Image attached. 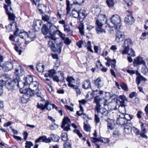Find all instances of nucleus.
Listing matches in <instances>:
<instances>
[{"label": "nucleus", "mask_w": 148, "mask_h": 148, "mask_svg": "<svg viewBox=\"0 0 148 148\" xmlns=\"http://www.w3.org/2000/svg\"><path fill=\"white\" fill-rule=\"evenodd\" d=\"M5 1L7 5L4 4V8L5 10L12 9L10 5L11 2L10 0H5Z\"/></svg>", "instance_id": "obj_31"}, {"label": "nucleus", "mask_w": 148, "mask_h": 148, "mask_svg": "<svg viewBox=\"0 0 148 148\" xmlns=\"http://www.w3.org/2000/svg\"><path fill=\"white\" fill-rule=\"evenodd\" d=\"M76 13L77 14L76 16L74 15L73 12L72 13L73 17L75 18L79 17V21L82 22L84 20L87 15L86 11L84 10H80Z\"/></svg>", "instance_id": "obj_8"}, {"label": "nucleus", "mask_w": 148, "mask_h": 148, "mask_svg": "<svg viewBox=\"0 0 148 148\" xmlns=\"http://www.w3.org/2000/svg\"><path fill=\"white\" fill-rule=\"evenodd\" d=\"M14 48L15 50L18 53L19 55L21 54L22 51L21 50L19 49L18 46H14Z\"/></svg>", "instance_id": "obj_60"}, {"label": "nucleus", "mask_w": 148, "mask_h": 148, "mask_svg": "<svg viewBox=\"0 0 148 148\" xmlns=\"http://www.w3.org/2000/svg\"><path fill=\"white\" fill-rule=\"evenodd\" d=\"M3 78L4 79V80L2 79L0 80V96L3 93V87L6 84L8 79V78L4 75H3Z\"/></svg>", "instance_id": "obj_20"}, {"label": "nucleus", "mask_w": 148, "mask_h": 148, "mask_svg": "<svg viewBox=\"0 0 148 148\" xmlns=\"http://www.w3.org/2000/svg\"><path fill=\"white\" fill-rule=\"evenodd\" d=\"M21 102L23 103H27L28 102V95L26 94H23L21 99Z\"/></svg>", "instance_id": "obj_42"}, {"label": "nucleus", "mask_w": 148, "mask_h": 148, "mask_svg": "<svg viewBox=\"0 0 148 148\" xmlns=\"http://www.w3.org/2000/svg\"><path fill=\"white\" fill-rule=\"evenodd\" d=\"M58 31H54L53 32L51 31L50 34L51 35L49 36L50 38L48 44V47H49L52 51L54 52H58L60 53L61 52L62 46L63 44L62 42H60L59 44L57 43V38L55 36Z\"/></svg>", "instance_id": "obj_1"}, {"label": "nucleus", "mask_w": 148, "mask_h": 148, "mask_svg": "<svg viewBox=\"0 0 148 148\" xmlns=\"http://www.w3.org/2000/svg\"><path fill=\"white\" fill-rule=\"evenodd\" d=\"M56 30L49 31V29L46 24H43L41 28V32L42 34L45 35L48 34L49 32V34L50 32L51 31L53 32L54 31Z\"/></svg>", "instance_id": "obj_26"}, {"label": "nucleus", "mask_w": 148, "mask_h": 148, "mask_svg": "<svg viewBox=\"0 0 148 148\" xmlns=\"http://www.w3.org/2000/svg\"><path fill=\"white\" fill-rule=\"evenodd\" d=\"M51 141L53 140V142H58L59 141L60 138L59 136L57 135H55L53 134L50 135V137H49Z\"/></svg>", "instance_id": "obj_36"}, {"label": "nucleus", "mask_w": 148, "mask_h": 148, "mask_svg": "<svg viewBox=\"0 0 148 148\" xmlns=\"http://www.w3.org/2000/svg\"><path fill=\"white\" fill-rule=\"evenodd\" d=\"M42 141L46 143H49L51 142V139L50 138H47L45 136L40 137L36 140V143H38L40 141Z\"/></svg>", "instance_id": "obj_18"}, {"label": "nucleus", "mask_w": 148, "mask_h": 148, "mask_svg": "<svg viewBox=\"0 0 148 148\" xmlns=\"http://www.w3.org/2000/svg\"><path fill=\"white\" fill-rule=\"evenodd\" d=\"M133 116L128 114H125L124 115L123 118L126 120V123H128L127 121H130L133 118Z\"/></svg>", "instance_id": "obj_39"}, {"label": "nucleus", "mask_w": 148, "mask_h": 148, "mask_svg": "<svg viewBox=\"0 0 148 148\" xmlns=\"http://www.w3.org/2000/svg\"><path fill=\"white\" fill-rule=\"evenodd\" d=\"M42 20L47 22L49 24V26L50 29H51V28L53 29L54 28L56 29V26L52 25L51 23L48 21L49 19V17L48 15H45L44 16H42Z\"/></svg>", "instance_id": "obj_23"}, {"label": "nucleus", "mask_w": 148, "mask_h": 148, "mask_svg": "<svg viewBox=\"0 0 148 148\" xmlns=\"http://www.w3.org/2000/svg\"><path fill=\"white\" fill-rule=\"evenodd\" d=\"M91 47V42L90 41H88L87 42V49L90 52H93V51Z\"/></svg>", "instance_id": "obj_49"}, {"label": "nucleus", "mask_w": 148, "mask_h": 148, "mask_svg": "<svg viewBox=\"0 0 148 148\" xmlns=\"http://www.w3.org/2000/svg\"><path fill=\"white\" fill-rule=\"evenodd\" d=\"M95 84L98 88H100L103 85V84L101 79L98 78L95 81Z\"/></svg>", "instance_id": "obj_33"}, {"label": "nucleus", "mask_w": 148, "mask_h": 148, "mask_svg": "<svg viewBox=\"0 0 148 148\" xmlns=\"http://www.w3.org/2000/svg\"><path fill=\"white\" fill-rule=\"evenodd\" d=\"M78 1L76 2H74L73 4H79V5H81L82 3L84 2L85 0H77Z\"/></svg>", "instance_id": "obj_62"}, {"label": "nucleus", "mask_w": 148, "mask_h": 148, "mask_svg": "<svg viewBox=\"0 0 148 148\" xmlns=\"http://www.w3.org/2000/svg\"><path fill=\"white\" fill-rule=\"evenodd\" d=\"M66 81L68 82V85L69 86L74 84L75 80L72 77H68L66 78Z\"/></svg>", "instance_id": "obj_35"}, {"label": "nucleus", "mask_w": 148, "mask_h": 148, "mask_svg": "<svg viewBox=\"0 0 148 148\" xmlns=\"http://www.w3.org/2000/svg\"><path fill=\"white\" fill-rule=\"evenodd\" d=\"M125 21L128 25H132L134 22L135 20L132 15H127L125 17Z\"/></svg>", "instance_id": "obj_21"}, {"label": "nucleus", "mask_w": 148, "mask_h": 148, "mask_svg": "<svg viewBox=\"0 0 148 148\" xmlns=\"http://www.w3.org/2000/svg\"><path fill=\"white\" fill-rule=\"evenodd\" d=\"M134 65L137 66L140 64H142L143 65L145 64V62L143 60L141 57H138L135 58L133 62Z\"/></svg>", "instance_id": "obj_14"}, {"label": "nucleus", "mask_w": 148, "mask_h": 148, "mask_svg": "<svg viewBox=\"0 0 148 148\" xmlns=\"http://www.w3.org/2000/svg\"><path fill=\"white\" fill-rule=\"evenodd\" d=\"M106 121L108 122L107 124L108 129V130H112L114 128V121L112 119H108L106 120Z\"/></svg>", "instance_id": "obj_28"}, {"label": "nucleus", "mask_w": 148, "mask_h": 148, "mask_svg": "<svg viewBox=\"0 0 148 148\" xmlns=\"http://www.w3.org/2000/svg\"><path fill=\"white\" fill-rule=\"evenodd\" d=\"M6 14L8 17V19L13 21H15V16L13 14L12 9L5 10Z\"/></svg>", "instance_id": "obj_19"}, {"label": "nucleus", "mask_w": 148, "mask_h": 148, "mask_svg": "<svg viewBox=\"0 0 148 148\" xmlns=\"http://www.w3.org/2000/svg\"><path fill=\"white\" fill-rule=\"evenodd\" d=\"M95 120L96 123H99L100 122V119L98 114H95Z\"/></svg>", "instance_id": "obj_57"}, {"label": "nucleus", "mask_w": 148, "mask_h": 148, "mask_svg": "<svg viewBox=\"0 0 148 148\" xmlns=\"http://www.w3.org/2000/svg\"><path fill=\"white\" fill-rule=\"evenodd\" d=\"M20 92L21 93L23 94H26L27 95H28V88H26L25 89H23V88L20 89L19 90Z\"/></svg>", "instance_id": "obj_55"}, {"label": "nucleus", "mask_w": 148, "mask_h": 148, "mask_svg": "<svg viewBox=\"0 0 148 148\" xmlns=\"http://www.w3.org/2000/svg\"><path fill=\"white\" fill-rule=\"evenodd\" d=\"M132 125L131 123H127L124 127V131L126 134H129L132 132Z\"/></svg>", "instance_id": "obj_25"}, {"label": "nucleus", "mask_w": 148, "mask_h": 148, "mask_svg": "<svg viewBox=\"0 0 148 148\" xmlns=\"http://www.w3.org/2000/svg\"><path fill=\"white\" fill-rule=\"evenodd\" d=\"M101 11V8H100L97 7L94 8L92 12H93L94 14L97 16L100 15L99 14L100 13Z\"/></svg>", "instance_id": "obj_40"}, {"label": "nucleus", "mask_w": 148, "mask_h": 148, "mask_svg": "<svg viewBox=\"0 0 148 148\" xmlns=\"http://www.w3.org/2000/svg\"><path fill=\"white\" fill-rule=\"evenodd\" d=\"M91 85L89 80H85L83 83L82 88L85 89H87L91 87Z\"/></svg>", "instance_id": "obj_27"}, {"label": "nucleus", "mask_w": 148, "mask_h": 148, "mask_svg": "<svg viewBox=\"0 0 148 148\" xmlns=\"http://www.w3.org/2000/svg\"><path fill=\"white\" fill-rule=\"evenodd\" d=\"M42 22L39 20H35L33 23V27L36 31H38L40 29Z\"/></svg>", "instance_id": "obj_15"}, {"label": "nucleus", "mask_w": 148, "mask_h": 148, "mask_svg": "<svg viewBox=\"0 0 148 148\" xmlns=\"http://www.w3.org/2000/svg\"><path fill=\"white\" fill-rule=\"evenodd\" d=\"M16 23L15 22H12V23H10L8 25V27H10V30L12 31L11 29V27L14 24V25L15 26V27L16 28V30L15 32H14V35L16 36H18L20 34H22L23 33H24V37H26L28 36V33L27 32H25L24 30H23L22 31H20L19 32V33H18V32L19 31V29L17 27V25Z\"/></svg>", "instance_id": "obj_10"}, {"label": "nucleus", "mask_w": 148, "mask_h": 148, "mask_svg": "<svg viewBox=\"0 0 148 148\" xmlns=\"http://www.w3.org/2000/svg\"><path fill=\"white\" fill-rule=\"evenodd\" d=\"M58 32H59V35L61 37L63 40L64 39V38H65L66 35L64 34H63L62 33L60 30H58Z\"/></svg>", "instance_id": "obj_63"}, {"label": "nucleus", "mask_w": 148, "mask_h": 148, "mask_svg": "<svg viewBox=\"0 0 148 148\" xmlns=\"http://www.w3.org/2000/svg\"><path fill=\"white\" fill-rule=\"evenodd\" d=\"M132 41L130 39L127 38L125 40L124 42L122 45V47L124 49L123 50H120L119 51L122 54L126 53V50L128 49L129 46L132 44Z\"/></svg>", "instance_id": "obj_9"}, {"label": "nucleus", "mask_w": 148, "mask_h": 148, "mask_svg": "<svg viewBox=\"0 0 148 148\" xmlns=\"http://www.w3.org/2000/svg\"><path fill=\"white\" fill-rule=\"evenodd\" d=\"M66 12L67 13H68L70 11L71 8L70 7V2L69 0H66Z\"/></svg>", "instance_id": "obj_45"}, {"label": "nucleus", "mask_w": 148, "mask_h": 148, "mask_svg": "<svg viewBox=\"0 0 148 148\" xmlns=\"http://www.w3.org/2000/svg\"><path fill=\"white\" fill-rule=\"evenodd\" d=\"M117 1V0H106V2L108 7L110 8L113 7Z\"/></svg>", "instance_id": "obj_30"}, {"label": "nucleus", "mask_w": 148, "mask_h": 148, "mask_svg": "<svg viewBox=\"0 0 148 148\" xmlns=\"http://www.w3.org/2000/svg\"><path fill=\"white\" fill-rule=\"evenodd\" d=\"M28 90H31L34 92L38 89V82L36 81H34L30 83H28Z\"/></svg>", "instance_id": "obj_17"}, {"label": "nucleus", "mask_w": 148, "mask_h": 148, "mask_svg": "<svg viewBox=\"0 0 148 148\" xmlns=\"http://www.w3.org/2000/svg\"><path fill=\"white\" fill-rule=\"evenodd\" d=\"M61 137L62 140L64 141H67L69 140L67 134L66 133H62Z\"/></svg>", "instance_id": "obj_41"}, {"label": "nucleus", "mask_w": 148, "mask_h": 148, "mask_svg": "<svg viewBox=\"0 0 148 148\" xmlns=\"http://www.w3.org/2000/svg\"><path fill=\"white\" fill-rule=\"evenodd\" d=\"M136 74L137 75V76L136 77V82L138 85L140 84L141 81H143L145 82L146 80V79L142 76L138 72H136Z\"/></svg>", "instance_id": "obj_22"}, {"label": "nucleus", "mask_w": 148, "mask_h": 148, "mask_svg": "<svg viewBox=\"0 0 148 148\" xmlns=\"http://www.w3.org/2000/svg\"><path fill=\"white\" fill-rule=\"evenodd\" d=\"M71 122L70 119L67 117H64L62 121V124L71 125Z\"/></svg>", "instance_id": "obj_38"}, {"label": "nucleus", "mask_w": 148, "mask_h": 148, "mask_svg": "<svg viewBox=\"0 0 148 148\" xmlns=\"http://www.w3.org/2000/svg\"><path fill=\"white\" fill-rule=\"evenodd\" d=\"M27 77L24 78L23 80L25 81V82H23L21 81L20 80V79H16L17 82H16V87L17 88H19L20 89H21L24 88L25 86L27 84Z\"/></svg>", "instance_id": "obj_13"}, {"label": "nucleus", "mask_w": 148, "mask_h": 148, "mask_svg": "<svg viewBox=\"0 0 148 148\" xmlns=\"http://www.w3.org/2000/svg\"><path fill=\"white\" fill-rule=\"evenodd\" d=\"M99 112H100L102 115V116H101L102 117H103V116H107L109 113L108 110L104 108H101L100 110H99Z\"/></svg>", "instance_id": "obj_29"}, {"label": "nucleus", "mask_w": 148, "mask_h": 148, "mask_svg": "<svg viewBox=\"0 0 148 148\" xmlns=\"http://www.w3.org/2000/svg\"><path fill=\"white\" fill-rule=\"evenodd\" d=\"M120 134L119 131L117 130H116L113 132L112 136L116 138L119 136Z\"/></svg>", "instance_id": "obj_47"}, {"label": "nucleus", "mask_w": 148, "mask_h": 148, "mask_svg": "<svg viewBox=\"0 0 148 148\" xmlns=\"http://www.w3.org/2000/svg\"><path fill=\"white\" fill-rule=\"evenodd\" d=\"M126 53L124 54L127 53L129 55L132 57H134L136 56L135 53L132 48L130 49L129 47L128 48V49L126 51Z\"/></svg>", "instance_id": "obj_32"}, {"label": "nucleus", "mask_w": 148, "mask_h": 148, "mask_svg": "<svg viewBox=\"0 0 148 148\" xmlns=\"http://www.w3.org/2000/svg\"><path fill=\"white\" fill-rule=\"evenodd\" d=\"M92 139H94L97 141H98L99 142H101L103 143H108L110 141L108 139L105 138H102L101 139H99L95 138H92Z\"/></svg>", "instance_id": "obj_37"}, {"label": "nucleus", "mask_w": 148, "mask_h": 148, "mask_svg": "<svg viewBox=\"0 0 148 148\" xmlns=\"http://www.w3.org/2000/svg\"><path fill=\"white\" fill-rule=\"evenodd\" d=\"M64 148H71V145L69 142H66L63 144Z\"/></svg>", "instance_id": "obj_58"}, {"label": "nucleus", "mask_w": 148, "mask_h": 148, "mask_svg": "<svg viewBox=\"0 0 148 148\" xmlns=\"http://www.w3.org/2000/svg\"><path fill=\"white\" fill-rule=\"evenodd\" d=\"M63 40H64V43L67 45H70L71 42V41L67 37L64 38Z\"/></svg>", "instance_id": "obj_54"}, {"label": "nucleus", "mask_w": 148, "mask_h": 148, "mask_svg": "<svg viewBox=\"0 0 148 148\" xmlns=\"http://www.w3.org/2000/svg\"><path fill=\"white\" fill-rule=\"evenodd\" d=\"M49 77H52L53 76V75L56 73V71L54 69L49 70L48 71Z\"/></svg>", "instance_id": "obj_51"}, {"label": "nucleus", "mask_w": 148, "mask_h": 148, "mask_svg": "<svg viewBox=\"0 0 148 148\" xmlns=\"http://www.w3.org/2000/svg\"><path fill=\"white\" fill-rule=\"evenodd\" d=\"M137 93L135 92H133L130 94L129 97L130 98H132L134 97H136L137 96Z\"/></svg>", "instance_id": "obj_64"}, {"label": "nucleus", "mask_w": 148, "mask_h": 148, "mask_svg": "<svg viewBox=\"0 0 148 148\" xmlns=\"http://www.w3.org/2000/svg\"><path fill=\"white\" fill-rule=\"evenodd\" d=\"M17 63V61L14 60L11 62H4L2 65L0 64V70H3L5 72L10 71L13 69L14 64Z\"/></svg>", "instance_id": "obj_5"}, {"label": "nucleus", "mask_w": 148, "mask_h": 148, "mask_svg": "<svg viewBox=\"0 0 148 148\" xmlns=\"http://www.w3.org/2000/svg\"><path fill=\"white\" fill-rule=\"evenodd\" d=\"M101 99L99 96H96L94 98V102L96 103H99L100 102Z\"/></svg>", "instance_id": "obj_53"}, {"label": "nucleus", "mask_w": 148, "mask_h": 148, "mask_svg": "<svg viewBox=\"0 0 148 148\" xmlns=\"http://www.w3.org/2000/svg\"><path fill=\"white\" fill-rule=\"evenodd\" d=\"M84 129L86 132H89L90 130V127L88 124H86L84 123Z\"/></svg>", "instance_id": "obj_46"}, {"label": "nucleus", "mask_w": 148, "mask_h": 148, "mask_svg": "<svg viewBox=\"0 0 148 148\" xmlns=\"http://www.w3.org/2000/svg\"><path fill=\"white\" fill-rule=\"evenodd\" d=\"M120 86L121 88L125 91H127L128 88L127 85L124 83H123L120 84Z\"/></svg>", "instance_id": "obj_48"}, {"label": "nucleus", "mask_w": 148, "mask_h": 148, "mask_svg": "<svg viewBox=\"0 0 148 148\" xmlns=\"http://www.w3.org/2000/svg\"><path fill=\"white\" fill-rule=\"evenodd\" d=\"M116 122L117 124L121 125L126 124L125 119L123 117H121V115H119V117L117 118Z\"/></svg>", "instance_id": "obj_24"}, {"label": "nucleus", "mask_w": 148, "mask_h": 148, "mask_svg": "<svg viewBox=\"0 0 148 148\" xmlns=\"http://www.w3.org/2000/svg\"><path fill=\"white\" fill-rule=\"evenodd\" d=\"M44 65L42 63H39L36 66L37 70L40 72H43L44 71Z\"/></svg>", "instance_id": "obj_34"}, {"label": "nucleus", "mask_w": 148, "mask_h": 148, "mask_svg": "<svg viewBox=\"0 0 148 148\" xmlns=\"http://www.w3.org/2000/svg\"><path fill=\"white\" fill-rule=\"evenodd\" d=\"M79 32L82 35H84V27L83 25H82L80 27H79Z\"/></svg>", "instance_id": "obj_56"}, {"label": "nucleus", "mask_w": 148, "mask_h": 148, "mask_svg": "<svg viewBox=\"0 0 148 148\" xmlns=\"http://www.w3.org/2000/svg\"><path fill=\"white\" fill-rule=\"evenodd\" d=\"M16 79H14L12 81L8 83L5 84L6 88L8 89L9 90H12L15 89L16 87V82H17Z\"/></svg>", "instance_id": "obj_11"}, {"label": "nucleus", "mask_w": 148, "mask_h": 148, "mask_svg": "<svg viewBox=\"0 0 148 148\" xmlns=\"http://www.w3.org/2000/svg\"><path fill=\"white\" fill-rule=\"evenodd\" d=\"M19 69H16L14 72V77H16L14 79H19L20 77L24 74L23 68L20 66H19Z\"/></svg>", "instance_id": "obj_12"}, {"label": "nucleus", "mask_w": 148, "mask_h": 148, "mask_svg": "<svg viewBox=\"0 0 148 148\" xmlns=\"http://www.w3.org/2000/svg\"><path fill=\"white\" fill-rule=\"evenodd\" d=\"M118 99L120 103V105L119 108V110L121 112L123 113L125 112L126 111L125 108L126 105L125 102V101H127V99L123 95H120L119 98H117V100Z\"/></svg>", "instance_id": "obj_6"}, {"label": "nucleus", "mask_w": 148, "mask_h": 148, "mask_svg": "<svg viewBox=\"0 0 148 148\" xmlns=\"http://www.w3.org/2000/svg\"><path fill=\"white\" fill-rule=\"evenodd\" d=\"M49 105L52 106L53 108H55L56 110H58V108L54 104H51L47 100L45 101V105L42 104H39V103H38L37 105V108L40 109L42 111L44 110L45 109L47 110H51V108L48 106Z\"/></svg>", "instance_id": "obj_7"}, {"label": "nucleus", "mask_w": 148, "mask_h": 148, "mask_svg": "<svg viewBox=\"0 0 148 148\" xmlns=\"http://www.w3.org/2000/svg\"><path fill=\"white\" fill-rule=\"evenodd\" d=\"M83 43L84 42L83 40H80L77 43V45L78 47L81 48L82 47V46L83 44Z\"/></svg>", "instance_id": "obj_61"}, {"label": "nucleus", "mask_w": 148, "mask_h": 148, "mask_svg": "<svg viewBox=\"0 0 148 148\" xmlns=\"http://www.w3.org/2000/svg\"><path fill=\"white\" fill-rule=\"evenodd\" d=\"M110 20L111 24L108 23L107 20H106L108 26L111 27H115V29L117 30H119L120 29L121 25L120 17L117 15H113L111 18Z\"/></svg>", "instance_id": "obj_3"}, {"label": "nucleus", "mask_w": 148, "mask_h": 148, "mask_svg": "<svg viewBox=\"0 0 148 148\" xmlns=\"http://www.w3.org/2000/svg\"><path fill=\"white\" fill-rule=\"evenodd\" d=\"M143 66L142 68L141 72L144 74H145L148 72V69L146 66L145 64L143 65Z\"/></svg>", "instance_id": "obj_50"}, {"label": "nucleus", "mask_w": 148, "mask_h": 148, "mask_svg": "<svg viewBox=\"0 0 148 148\" xmlns=\"http://www.w3.org/2000/svg\"><path fill=\"white\" fill-rule=\"evenodd\" d=\"M119 30H117L118 32H117L115 38L116 41L118 43L122 41L125 36L124 33L122 32H119Z\"/></svg>", "instance_id": "obj_16"}, {"label": "nucleus", "mask_w": 148, "mask_h": 148, "mask_svg": "<svg viewBox=\"0 0 148 148\" xmlns=\"http://www.w3.org/2000/svg\"><path fill=\"white\" fill-rule=\"evenodd\" d=\"M71 125H64V124H62L61 127L63 129V130L66 131H68L70 130L71 128L70 127Z\"/></svg>", "instance_id": "obj_44"}, {"label": "nucleus", "mask_w": 148, "mask_h": 148, "mask_svg": "<svg viewBox=\"0 0 148 148\" xmlns=\"http://www.w3.org/2000/svg\"><path fill=\"white\" fill-rule=\"evenodd\" d=\"M64 31L67 32L69 35L71 36L73 35V31L69 27L65 29Z\"/></svg>", "instance_id": "obj_52"}, {"label": "nucleus", "mask_w": 148, "mask_h": 148, "mask_svg": "<svg viewBox=\"0 0 148 148\" xmlns=\"http://www.w3.org/2000/svg\"><path fill=\"white\" fill-rule=\"evenodd\" d=\"M73 131L74 133H76L80 138H81L82 136V135L78 130L75 129L73 130Z\"/></svg>", "instance_id": "obj_59"}, {"label": "nucleus", "mask_w": 148, "mask_h": 148, "mask_svg": "<svg viewBox=\"0 0 148 148\" xmlns=\"http://www.w3.org/2000/svg\"><path fill=\"white\" fill-rule=\"evenodd\" d=\"M140 126L141 128V131L140 133L139 130L134 127H133L132 128V132H133L137 135H140L142 138L147 139L148 137L145 134L147 132L146 129L145 128L146 125L141 122Z\"/></svg>", "instance_id": "obj_4"}, {"label": "nucleus", "mask_w": 148, "mask_h": 148, "mask_svg": "<svg viewBox=\"0 0 148 148\" xmlns=\"http://www.w3.org/2000/svg\"><path fill=\"white\" fill-rule=\"evenodd\" d=\"M106 16L105 14H100L98 16L96 22L97 27H96V30L97 34L100 32L106 33L105 29L102 28L104 22H106Z\"/></svg>", "instance_id": "obj_2"}, {"label": "nucleus", "mask_w": 148, "mask_h": 148, "mask_svg": "<svg viewBox=\"0 0 148 148\" xmlns=\"http://www.w3.org/2000/svg\"><path fill=\"white\" fill-rule=\"evenodd\" d=\"M112 62L116 63V61L115 59L112 60L109 58V59L108 60L107 62L106 63V65L107 66L109 67L110 65V63L111 64Z\"/></svg>", "instance_id": "obj_43"}]
</instances>
